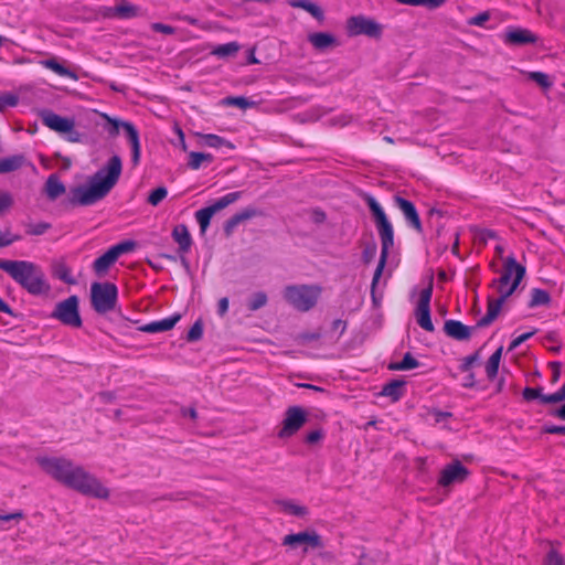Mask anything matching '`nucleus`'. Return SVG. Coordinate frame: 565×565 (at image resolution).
Here are the masks:
<instances>
[{
    "label": "nucleus",
    "mask_w": 565,
    "mask_h": 565,
    "mask_svg": "<svg viewBox=\"0 0 565 565\" xmlns=\"http://www.w3.org/2000/svg\"><path fill=\"white\" fill-rule=\"evenodd\" d=\"M446 0H417V6L428 7L430 9H436L441 7Z\"/></svg>",
    "instance_id": "obj_56"
},
{
    "label": "nucleus",
    "mask_w": 565,
    "mask_h": 565,
    "mask_svg": "<svg viewBox=\"0 0 565 565\" xmlns=\"http://www.w3.org/2000/svg\"><path fill=\"white\" fill-rule=\"evenodd\" d=\"M50 228H51V224L46 223V222L28 224L26 225V234L28 235H42Z\"/></svg>",
    "instance_id": "obj_43"
},
{
    "label": "nucleus",
    "mask_w": 565,
    "mask_h": 565,
    "mask_svg": "<svg viewBox=\"0 0 565 565\" xmlns=\"http://www.w3.org/2000/svg\"><path fill=\"white\" fill-rule=\"evenodd\" d=\"M42 66L52 72L56 73L60 76L68 77L73 81H77L78 76L75 72L66 68L64 65L58 63L56 58H47L40 62Z\"/></svg>",
    "instance_id": "obj_25"
},
{
    "label": "nucleus",
    "mask_w": 565,
    "mask_h": 565,
    "mask_svg": "<svg viewBox=\"0 0 565 565\" xmlns=\"http://www.w3.org/2000/svg\"><path fill=\"white\" fill-rule=\"evenodd\" d=\"M180 319L181 316L179 313H175L162 320L152 321L150 323L143 324L139 329L147 333L164 332L171 330Z\"/></svg>",
    "instance_id": "obj_22"
},
{
    "label": "nucleus",
    "mask_w": 565,
    "mask_h": 565,
    "mask_svg": "<svg viewBox=\"0 0 565 565\" xmlns=\"http://www.w3.org/2000/svg\"><path fill=\"white\" fill-rule=\"evenodd\" d=\"M238 51H239V44L236 42H230V43H225V44L215 46L212 50V54L220 58H225V57L234 56Z\"/></svg>",
    "instance_id": "obj_34"
},
{
    "label": "nucleus",
    "mask_w": 565,
    "mask_h": 565,
    "mask_svg": "<svg viewBox=\"0 0 565 565\" xmlns=\"http://www.w3.org/2000/svg\"><path fill=\"white\" fill-rule=\"evenodd\" d=\"M530 78H532L534 82H536L542 87H548L551 85L548 76L541 72L531 73Z\"/></svg>",
    "instance_id": "obj_47"
},
{
    "label": "nucleus",
    "mask_w": 565,
    "mask_h": 565,
    "mask_svg": "<svg viewBox=\"0 0 565 565\" xmlns=\"http://www.w3.org/2000/svg\"><path fill=\"white\" fill-rule=\"evenodd\" d=\"M36 461L49 476L67 488L98 499L109 497V490L97 478L68 459L39 457Z\"/></svg>",
    "instance_id": "obj_1"
},
{
    "label": "nucleus",
    "mask_w": 565,
    "mask_h": 565,
    "mask_svg": "<svg viewBox=\"0 0 565 565\" xmlns=\"http://www.w3.org/2000/svg\"><path fill=\"white\" fill-rule=\"evenodd\" d=\"M42 122L50 129L65 136L71 142H78L81 134L75 130L74 119L62 117L51 110H44L41 114Z\"/></svg>",
    "instance_id": "obj_8"
},
{
    "label": "nucleus",
    "mask_w": 565,
    "mask_h": 565,
    "mask_svg": "<svg viewBox=\"0 0 565 565\" xmlns=\"http://www.w3.org/2000/svg\"><path fill=\"white\" fill-rule=\"evenodd\" d=\"M307 422V413L300 406H291L286 411L282 427L278 433L279 438H288L295 435Z\"/></svg>",
    "instance_id": "obj_14"
},
{
    "label": "nucleus",
    "mask_w": 565,
    "mask_h": 565,
    "mask_svg": "<svg viewBox=\"0 0 565 565\" xmlns=\"http://www.w3.org/2000/svg\"><path fill=\"white\" fill-rule=\"evenodd\" d=\"M24 163L22 154H14L0 160V174L20 169Z\"/></svg>",
    "instance_id": "obj_31"
},
{
    "label": "nucleus",
    "mask_w": 565,
    "mask_h": 565,
    "mask_svg": "<svg viewBox=\"0 0 565 565\" xmlns=\"http://www.w3.org/2000/svg\"><path fill=\"white\" fill-rule=\"evenodd\" d=\"M375 255H376V245L373 243L364 248V250L362 253V258H363L364 263L369 264L374 259Z\"/></svg>",
    "instance_id": "obj_48"
},
{
    "label": "nucleus",
    "mask_w": 565,
    "mask_h": 565,
    "mask_svg": "<svg viewBox=\"0 0 565 565\" xmlns=\"http://www.w3.org/2000/svg\"><path fill=\"white\" fill-rule=\"evenodd\" d=\"M535 333V331H530V332H525V333H522L520 334L519 337H516L510 344L509 347V350H514L515 348H518L519 345H521L524 341L529 340L531 337H533Z\"/></svg>",
    "instance_id": "obj_49"
},
{
    "label": "nucleus",
    "mask_w": 565,
    "mask_h": 565,
    "mask_svg": "<svg viewBox=\"0 0 565 565\" xmlns=\"http://www.w3.org/2000/svg\"><path fill=\"white\" fill-rule=\"evenodd\" d=\"M404 382L399 380L391 381L382 388L381 395L390 397L393 402L398 401L403 395Z\"/></svg>",
    "instance_id": "obj_28"
},
{
    "label": "nucleus",
    "mask_w": 565,
    "mask_h": 565,
    "mask_svg": "<svg viewBox=\"0 0 565 565\" xmlns=\"http://www.w3.org/2000/svg\"><path fill=\"white\" fill-rule=\"evenodd\" d=\"M347 30L351 36L364 34L371 38H379L382 34V26L364 15L351 17L347 22Z\"/></svg>",
    "instance_id": "obj_13"
},
{
    "label": "nucleus",
    "mask_w": 565,
    "mask_h": 565,
    "mask_svg": "<svg viewBox=\"0 0 565 565\" xmlns=\"http://www.w3.org/2000/svg\"><path fill=\"white\" fill-rule=\"evenodd\" d=\"M503 348H498L489 358L487 364H486V373L489 380H493L499 370L501 356H502Z\"/></svg>",
    "instance_id": "obj_32"
},
{
    "label": "nucleus",
    "mask_w": 565,
    "mask_h": 565,
    "mask_svg": "<svg viewBox=\"0 0 565 565\" xmlns=\"http://www.w3.org/2000/svg\"><path fill=\"white\" fill-rule=\"evenodd\" d=\"M13 204L12 195L8 192L0 191V213L10 209Z\"/></svg>",
    "instance_id": "obj_46"
},
{
    "label": "nucleus",
    "mask_w": 565,
    "mask_h": 565,
    "mask_svg": "<svg viewBox=\"0 0 565 565\" xmlns=\"http://www.w3.org/2000/svg\"><path fill=\"white\" fill-rule=\"evenodd\" d=\"M168 195V190L164 186H159L152 190L148 196V203L152 206H157L163 201Z\"/></svg>",
    "instance_id": "obj_38"
},
{
    "label": "nucleus",
    "mask_w": 565,
    "mask_h": 565,
    "mask_svg": "<svg viewBox=\"0 0 565 565\" xmlns=\"http://www.w3.org/2000/svg\"><path fill=\"white\" fill-rule=\"evenodd\" d=\"M0 269L4 270L30 295L47 296L51 291L45 273L32 262L0 259Z\"/></svg>",
    "instance_id": "obj_4"
},
{
    "label": "nucleus",
    "mask_w": 565,
    "mask_h": 565,
    "mask_svg": "<svg viewBox=\"0 0 565 565\" xmlns=\"http://www.w3.org/2000/svg\"><path fill=\"white\" fill-rule=\"evenodd\" d=\"M488 20H489V14L487 12H482V13L471 18L469 23L471 25H482Z\"/></svg>",
    "instance_id": "obj_57"
},
{
    "label": "nucleus",
    "mask_w": 565,
    "mask_h": 565,
    "mask_svg": "<svg viewBox=\"0 0 565 565\" xmlns=\"http://www.w3.org/2000/svg\"><path fill=\"white\" fill-rule=\"evenodd\" d=\"M445 333L459 341L468 340L471 335V328L458 320H447L444 324Z\"/></svg>",
    "instance_id": "obj_21"
},
{
    "label": "nucleus",
    "mask_w": 565,
    "mask_h": 565,
    "mask_svg": "<svg viewBox=\"0 0 565 565\" xmlns=\"http://www.w3.org/2000/svg\"><path fill=\"white\" fill-rule=\"evenodd\" d=\"M433 295L431 284L424 288L417 301L415 317L418 326L428 332L434 331V324L430 319V300Z\"/></svg>",
    "instance_id": "obj_15"
},
{
    "label": "nucleus",
    "mask_w": 565,
    "mask_h": 565,
    "mask_svg": "<svg viewBox=\"0 0 565 565\" xmlns=\"http://www.w3.org/2000/svg\"><path fill=\"white\" fill-rule=\"evenodd\" d=\"M564 399H565V383L562 385V387L557 392L541 397V402L543 404H556V403L563 402Z\"/></svg>",
    "instance_id": "obj_40"
},
{
    "label": "nucleus",
    "mask_w": 565,
    "mask_h": 565,
    "mask_svg": "<svg viewBox=\"0 0 565 565\" xmlns=\"http://www.w3.org/2000/svg\"><path fill=\"white\" fill-rule=\"evenodd\" d=\"M65 186L56 174H51L45 182V192L50 200H56L65 193Z\"/></svg>",
    "instance_id": "obj_26"
},
{
    "label": "nucleus",
    "mask_w": 565,
    "mask_h": 565,
    "mask_svg": "<svg viewBox=\"0 0 565 565\" xmlns=\"http://www.w3.org/2000/svg\"><path fill=\"white\" fill-rule=\"evenodd\" d=\"M553 415L562 420H565V404L553 412Z\"/></svg>",
    "instance_id": "obj_64"
},
{
    "label": "nucleus",
    "mask_w": 565,
    "mask_h": 565,
    "mask_svg": "<svg viewBox=\"0 0 565 565\" xmlns=\"http://www.w3.org/2000/svg\"><path fill=\"white\" fill-rule=\"evenodd\" d=\"M227 104L232 105V106H237L242 109H246V108H249L255 105L254 102H250L247 98L242 97V96L227 98Z\"/></svg>",
    "instance_id": "obj_45"
},
{
    "label": "nucleus",
    "mask_w": 565,
    "mask_h": 565,
    "mask_svg": "<svg viewBox=\"0 0 565 565\" xmlns=\"http://www.w3.org/2000/svg\"><path fill=\"white\" fill-rule=\"evenodd\" d=\"M321 438H322V431L321 430H313V431H310L307 435L306 441L308 444H315V443L319 441Z\"/></svg>",
    "instance_id": "obj_58"
},
{
    "label": "nucleus",
    "mask_w": 565,
    "mask_h": 565,
    "mask_svg": "<svg viewBox=\"0 0 565 565\" xmlns=\"http://www.w3.org/2000/svg\"><path fill=\"white\" fill-rule=\"evenodd\" d=\"M433 415L435 417V422H437V423H439L450 416L449 413H444V412H439V411L434 412Z\"/></svg>",
    "instance_id": "obj_63"
},
{
    "label": "nucleus",
    "mask_w": 565,
    "mask_h": 565,
    "mask_svg": "<svg viewBox=\"0 0 565 565\" xmlns=\"http://www.w3.org/2000/svg\"><path fill=\"white\" fill-rule=\"evenodd\" d=\"M19 103L17 95L11 93L0 94V111H3L7 107H14Z\"/></svg>",
    "instance_id": "obj_42"
},
{
    "label": "nucleus",
    "mask_w": 565,
    "mask_h": 565,
    "mask_svg": "<svg viewBox=\"0 0 565 565\" xmlns=\"http://www.w3.org/2000/svg\"><path fill=\"white\" fill-rule=\"evenodd\" d=\"M524 274L525 268L518 264L513 257L505 260L500 278L493 280L492 284L499 297L495 299L489 298L487 313L477 322V327H487L499 316L502 305L518 288Z\"/></svg>",
    "instance_id": "obj_3"
},
{
    "label": "nucleus",
    "mask_w": 565,
    "mask_h": 565,
    "mask_svg": "<svg viewBox=\"0 0 565 565\" xmlns=\"http://www.w3.org/2000/svg\"><path fill=\"white\" fill-rule=\"evenodd\" d=\"M228 310V299L221 298L217 303V312L220 316H224Z\"/></svg>",
    "instance_id": "obj_59"
},
{
    "label": "nucleus",
    "mask_w": 565,
    "mask_h": 565,
    "mask_svg": "<svg viewBox=\"0 0 565 565\" xmlns=\"http://www.w3.org/2000/svg\"><path fill=\"white\" fill-rule=\"evenodd\" d=\"M365 202L373 215L375 226L381 239L380 262L377 264V267L372 279V289H374L380 277L382 276L383 269L385 267L390 254V249L394 245V231L391 222L388 221L384 210L379 204V202L372 195H366Z\"/></svg>",
    "instance_id": "obj_5"
},
{
    "label": "nucleus",
    "mask_w": 565,
    "mask_h": 565,
    "mask_svg": "<svg viewBox=\"0 0 565 565\" xmlns=\"http://www.w3.org/2000/svg\"><path fill=\"white\" fill-rule=\"evenodd\" d=\"M552 367H553V377H552V381L553 382H556L559 377V367H561V364L558 362H553L552 364Z\"/></svg>",
    "instance_id": "obj_62"
},
{
    "label": "nucleus",
    "mask_w": 565,
    "mask_h": 565,
    "mask_svg": "<svg viewBox=\"0 0 565 565\" xmlns=\"http://www.w3.org/2000/svg\"><path fill=\"white\" fill-rule=\"evenodd\" d=\"M104 118L110 124V129L108 130L111 136H117L119 134V128H122V124L125 121H120L117 119H113L107 115H104Z\"/></svg>",
    "instance_id": "obj_50"
},
{
    "label": "nucleus",
    "mask_w": 565,
    "mask_h": 565,
    "mask_svg": "<svg viewBox=\"0 0 565 565\" xmlns=\"http://www.w3.org/2000/svg\"><path fill=\"white\" fill-rule=\"evenodd\" d=\"M203 334V324L200 320L195 321L194 324L190 328L186 339L190 342L198 341L202 338Z\"/></svg>",
    "instance_id": "obj_44"
},
{
    "label": "nucleus",
    "mask_w": 565,
    "mask_h": 565,
    "mask_svg": "<svg viewBox=\"0 0 565 565\" xmlns=\"http://www.w3.org/2000/svg\"><path fill=\"white\" fill-rule=\"evenodd\" d=\"M543 433L552 435H565V426L545 425L543 427Z\"/></svg>",
    "instance_id": "obj_54"
},
{
    "label": "nucleus",
    "mask_w": 565,
    "mask_h": 565,
    "mask_svg": "<svg viewBox=\"0 0 565 565\" xmlns=\"http://www.w3.org/2000/svg\"><path fill=\"white\" fill-rule=\"evenodd\" d=\"M551 302V296L550 294L540 288H534L531 291V299L529 301L530 308H535L539 306H547Z\"/></svg>",
    "instance_id": "obj_33"
},
{
    "label": "nucleus",
    "mask_w": 565,
    "mask_h": 565,
    "mask_svg": "<svg viewBox=\"0 0 565 565\" xmlns=\"http://www.w3.org/2000/svg\"><path fill=\"white\" fill-rule=\"evenodd\" d=\"M289 3L294 8L303 9L319 21L323 20V11L320 9V7L309 0H290Z\"/></svg>",
    "instance_id": "obj_29"
},
{
    "label": "nucleus",
    "mask_w": 565,
    "mask_h": 565,
    "mask_svg": "<svg viewBox=\"0 0 565 565\" xmlns=\"http://www.w3.org/2000/svg\"><path fill=\"white\" fill-rule=\"evenodd\" d=\"M51 318L72 328L82 327L83 322L78 310V297L70 296L65 300L57 302L55 309L51 313Z\"/></svg>",
    "instance_id": "obj_9"
},
{
    "label": "nucleus",
    "mask_w": 565,
    "mask_h": 565,
    "mask_svg": "<svg viewBox=\"0 0 565 565\" xmlns=\"http://www.w3.org/2000/svg\"><path fill=\"white\" fill-rule=\"evenodd\" d=\"M24 518V514L22 511H15L8 514H1L0 513V521H20Z\"/></svg>",
    "instance_id": "obj_55"
},
{
    "label": "nucleus",
    "mask_w": 565,
    "mask_h": 565,
    "mask_svg": "<svg viewBox=\"0 0 565 565\" xmlns=\"http://www.w3.org/2000/svg\"><path fill=\"white\" fill-rule=\"evenodd\" d=\"M469 473V470L459 460H454L441 469L438 484L443 488H449L452 484L462 483Z\"/></svg>",
    "instance_id": "obj_16"
},
{
    "label": "nucleus",
    "mask_w": 565,
    "mask_h": 565,
    "mask_svg": "<svg viewBox=\"0 0 565 565\" xmlns=\"http://www.w3.org/2000/svg\"><path fill=\"white\" fill-rule=\"evenodd\" d=\"M242 194L243 192L241 191L227 193L216 200L213 204L196 211L195 220L200 225L201 233L204 234L206 232L214 214L235 203L242 198Z\"/></svg>",
    "instance_id": "obj_10"
},
{
    "label": "nucleus",
    "mask_w": 565,
    "mask_h": 565,
    "mask_svg": "<svg viewBox=\"0 0 565 565\" xmlns=\"http://www.w3.org/2000/svg\"><path fill=\"white\" fill-rule=\"evenodd\" d=\"M122 171L119 156H113L107 163L89 179L88 185L76 186L71 191L73 204L88 206L103 200L117 184Z\"/></svg>",
    "instance_id": "obj_2"
},
{
    "label": "nucleus",
    "mask_w": 565,
    "mask_h": 565,
    "mask_svg": "<svg viewBox=\"0 0 565 565\" xmlns=\"http://www.w3.org/2000/svg\"><path fill=\"white\" fill-rule=\"evenodd\" d=\"M308 41L319 51H323L338 44L337 39L332 34L326 32L311 33L308 36Z\"/></svg>",
    "instance_id": "obj_24"
},
{
    "label": "nucleus",
    "mask_w": 565,
    "mask_h": 565,
    "mask_svg": "<svg viewBox=\"0 0 565 565\" xmlns=\"http://www.w3.org/2000/svg\"><path fill=\"white\" fill-rule=\"evenodd\" d=\"M268 299L264 291L255 292L248 300L247 307L250 311H256L266 306Z\"/></svg>",
    "instance_id": "obj_37"
},
{
    "label": "nucleus",
    "mask_w": 565,
    "mask_h": 565,
    "mask_svg": "<svg viewBox=\"0 0 565 565\" xmlns=\"http://www.w3.org/2000/svg\"><path fill=\"white\" fill-rule=\"evenodd\" d=\"M135 247L136 243L132 241H125L111 246L105 254L95 259L93 264L94 271L98 276L106 274L110 266L116 263L120 255L134 250Z\"/></svg>",
    "instance_id": "obj_11"
},
{
    "label": "nucleus",
    "mask_w": 565,
    "mask_h": 565,
    "mask_svg": "<svg viewBox=\"0 0 565 565\" xmlns=\"http://www.w3.org/2000/svg\"><path fill=\"white\" fill-rule=\"evenodd\" d=\"M542 565H565V558L557 551L552 548L546 554Z\"/></svg>",
    "instance_id": "obj_41"
},
{
    "label": "nucleus",
    "mask_w": 565,
    "mask_h": 565,
    "mask_svg": "<svg viewBox=\"0 0 565 565\" xmlns=\"http://www.w3.org/2000/svg\"><path fill=\"white\" fill-rule=\"evenodd\" d=\"M477 360H478V353L466 356L462 361V364L460 365V370L462 372L470 371L471 366L473 365L475 362H477Z\"/></svg>",
    "instance_id": "obj_53"
},
{
    "label": "nucleus",
    "mask_w": 565,
    "mask_h": 565,
    "mask_svg": "<svg viewBox=\"0 0 565 565\" xmlns=\"http://www.w3.org/2000/svg\"><path fill=\"white\" fill-rule=\"evenodd\" d=\"M213 160L214 157L211 153L191 151L188 166L191 170H199L203 164H210Z\"/></svg>",
    "instance_id": "obj_30"
},
{
    "label": "nucleus",
    "mask_w": 565,
    "mask_h": 565,
    "mask_svg": "<svg viewBox=\"0 0 565 565\" xmlns=\"http://www.w3.org/2000/svg\"><path fill=\"white\" fill-rule=\"evenodd\" d=\"M102 14H103V17L109 18V19L117 18V11L115 10V6L103 8Z\"/></svg>",
    "instance_id": "obj_61"
},
{
    "label": "nucleus",
    "mask_w": 565,
    "mask_h": 565,
    "mask_svg": "<svg viewBox=\"0 0 565 565\" xmlns=\"http://www.w3.org/2000/svg\"><path fill=\"white\" fill-rule=\"evenodd\" d=\"M258 215L257 210L253 207H246L233 216H231L225 223H224V233L226 236H231L234 232V230L243 222L250 220Z\"/></svg>",
    "instance_id": "obj_19"
},
{
    "label": "nucleus",
    "mask_w": 565,
    "mask_h": 565,
    "mask_svg": "<svg viewBox=\"0 0 565 565\" xmlns=\"http://www.w3.org/2000/svg\"><path fill=\"white\" fill-rule=\"evenodd\" d=\"M539 38L527 29L512 28L507 30L503 41L509 45H526L536 43Z\"/></svg>",
    "instance_id": "obj_17"
},
{
    "label": "nucleus",
    "mask_w": 565,
    "mask_h": 565,
    "mask_svg": "<svg viewBox=\"0 0 565 565\" xmlns=\"http://www.w3.org/2000/svg\"><path fill=\"white\" fill-rule=\"evenodd\" d=\"M202 138L204 140V145L207 147H211V148H220L223 146H231V143L228 141H226L225 139H223L222 137L216 136V135L209 134V135L202 136Z\"/></svg>",
    "instance_id": "obj_39"
},
{
    "label": "nucleus",
    "mask_w": 565,
    "mask_h": 565,
    "mask_svg": "<svg viewBox=\"0 0 565 565\" xmlns=\"http://www.w3.org/2000/svg\"><path fill=\"white\" fill-rule=\"evenodd\" d=\"M280 507L282 511L290 515L303 516L307 514V508L299 505L292 501H281Z\"/></svg>",
    "instance_id": "obj_36"
},
{
    "label": "nucleus",
    "mask_w": 565,
    "mask_h": 565,
    "mask_svg": "<svg viewBox=\"0 0 565 565\" xmlns=\"http://www.w3.org/2000/svg\"><path fill=\"white\" fill-rule=\"evenodd\" d=\"M320 295L321 288L317 285H289L282 291L284 299L301 312L312 309L317 305Z\"/></svg>",
    "instance_id": "obj_6"
},
{
    "label": "nucleus",
    "mask_w": 565,
    "mask_h": 565,
    "mask_svg": "<svg viewBox=\"0 0 565 565\" xmlns=\"http://www.w3.org/2000/svg\"><path fill=\"white\" fill-rule=\"evenodd\" d=\"M347 329V323L345 321L341 320V319H337L332 322V330L334 331H340V333L342 334Z\"/></svg>",
    "instance_id": "obj_60"
},
{
    "label": "nucleus",
    "mask_w": 565,
    "mask_h": 565,
    "mask_svg": "<svg viewBox=\"0 0 565 565\" xmlns=\"http://www.w3.org/2000/svg\"><path fill=\"white\" fill-rule=\"evenodd\" d=\"M172 238L179 245V252L181 254L189 253L192 246V237L186 225L179 224L174 226L172 231Z\"/></svg>",
    "instance_id": "obj_23"
},
{
    "label": "nucleus",
    "mask_w": 565,
    "mask_h": 565,
    "mask_svg": "<svg viewBox=\"0 0 565 565\" xmlns=\"http://www.w3.org/2000/svg\"><path fill=\"white\" fill-rule=\"evenodd\" d=\"M151 29L156 32L164 33L168 35H171L175 32L174 28L159 22L152 23Z\"/></svg>",
    "instance_id": "obj_52"
},
{
    "label": "nucleus",
    "mask_w": 565,
    "mask_h": 565,
    "mask_svg": "<svg viewBox=\"0 0 565 565\" xmlns=\"http://www.w3.org/2000/svg\"><path fill=\"white\" fill-rule=\"evenodd\" d=\"M122 129L126 132V137L131 146V161L134 166H137L140 161V141L139 134L131 122H124Z\"/></svg>",
    "instance_id": "obj_20"
},
{
    "label": "nucleus",
    "mask_w": 565,
    "mask_h": 565,
    "mask_svg": "<svg viewBox=\"0 0 565 565\" xmlns=\"http://www.w3.org/2000/svg\"><path fill=\"white\" fill-rule=\"evenodd\" d=\"M115 10L117 11L118 19H131L140 14L139 7L130 3L127 0H118Z\"/></svg>",
    "instance_id": "obj_27"
},
{
    "label": "nucleus",
    "mask_w": 565,
    "mask_h": 565,
    "mask_svg": "<svg viewBox=\"0 0 565 565\" xmlns=\"http://www.w3.org/2000/svg\"><path fill=\"white\" fill-rule=\"evenodd\" d=\"M418 364V361L411 353H406L401 362L391 363L388 369L393 371L412 370L417 367Z\"/></svg>",
    "instance_id": "obj_35"
},
{
    "label": "nucleus",
    "mask_w": 565,
    "mask_h": 565,
    "mask_svg": "<svg viewBox=\"0 0 565 565\" xmlns=\"http://www.w3.org/2000/svg\"><path fill=\"white\" fill-rule=\"evenodd\" d=\"M394 202L403 213L407 223L418 233H420L423 231V226L415 205L402 196H395Z\"/></svg>",
    "instance_id": "obj_18"
},
{
    "label": "nucleus",
    "mask_w": 565,
    "mask_h": 565,
    "mask_svg": "<svg viewBox=\"0 0 565 565\" xmlns=\"http://www.w3.org/2000/svg\"><path fill=\"white\" fill-rule=\"evenodd\" d=\"M544 396L543 394H541V388H534V387H526L524 388L523 391V397L527 401H532V399H535V398H540Z\"/></svg>",
    "instance_id": "obj_51"
},
{
    "label": "nucleus",
    "mask_w": 565,
    "mask_h": 565,
    "mask_svg": "<svg viewBox=\"0 0 565 565\" xmlns=\"http://www.w3.org/2000/svg\"><path fill=\"white\" fill-rule=\"evenodd\" d=\"M118 297L117 287L111 282H93L90 286L92 307L104 315L115 309Z\"/></svg>",
    "instance_id": "obj_7"
},
{
    "label": "nucleus",
    "mask_w": 565,
    "mask_h": 565,
    "mask_svg": "<svg viewBox=\"0 0 565 565\" xmlns=\"http://www.w3.org/2000/svg\"><path fill=\"white\" fill-rule=\"evenodd\" d=\"M282 545L291 548L302 547L306 553L309 548H321L323 546L321 536L315 531H303L288 534L282 539Z\"/></svg>",
    "instance_id": "obj_12"
}]
</instances>
